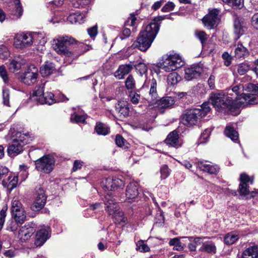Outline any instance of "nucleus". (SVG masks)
I'll use <instances>...</instances> for the list:
<instances>
[{"label":"nucleus","instance_id":"f257e3e1","mask_svg":"<svg viewBox=\"0 0 258 258\" xmlns=\"http://www.w3.org/2000/svg\"><path fill=\"white\" fill-rule=\"evenodd\" d=\"M101 184L105 190H108L104 201L106 210L110 215L113 216L115 223H125L127 219L124 217L123 213L120 210L116 200L110 191L122 187L124 185V182L118 178L109 177L103 179Z\"/></svg>","mask_w":258,"mask_h":258},{"label":"nucleus","instance_id":"f03ea898","mask_svg":"<svg viewBox=\"0 0 258 258\" xmlns=\"http://www.w3.org/2000/svg\"><path fill=\"white\" fill-rule=\"evenodd\" d=\"M51 44L57 54L74 59L84 53V44L69 35H58L52 40Z\"/></svg>","mask_w":258,"mask_h":258},{"label":"nucleus","instance_id":"7ed1b4c3","mask_svg":"<svg viewBox=\"0 0 258 258\" xmlns=\"http://www.w3.org/2000/svg\"><path fill=\"white\" fill-rule=\"evenodd\" d=\"M163 18H155L140 33L137 41L132 45L133 48H138L141 51H146L151 46L159 30V21Z\"/></svg>","mask_w":258,"mask_h":258},{"label":"nucleus","instance_id":"20e7f679","mask_svg":"<svg viewBox=\"0 0 258 258\" xmlns=\"http://www.w3.org/2000/svg\"><path fill=\"white\" fill-rule=\"evenodd\" d=\"M210 98L212 105L218 111L233 114L238 110L237 104L234 102L232 97L223 92H212Z\"/></svg>","mask_w":258,"mask_h":258},{"label":"nucleus","instance_id":"39448f33","mask_svg":"<svg viewBox=\"0 0 258 258\" xmlns=\"http://www.w3.org/2000/svg\"><path fill=\"white\" fill-rule=\"evenodd\" d=\"M210 111L208 103H204L200 108L189 109L182 115V122L185 125L190 127L196 125L201 118L206 116Z\"/></svg>","mask_w":258,"mask_h":258},{"label":"nucleus","instance_id":"423d86ee","mask_svg":"<svg viewBox=\"0 0 258 258\" xmlns=\"http://www.w3.org/2000/svg\"><path fill=\"white\" fill-rule=\"evenodd\" d=\"M184 64L181 56L177 53L163 56L158 63L159 67L166 72H170L181 68Z\"/></svg>","mask_w":258,"mask_h":258},{"label":"nucleus","instance_id":"0eeeda50","mask_svg":"<svg viewBox=\"0 0 258 258\" xmlns=\"http://www.w3.org/2000/svg\"><path fill=\"white\" fill-rule=\"evenodd\" d=\"M30 141L28 134L19 133L16 138L13 140L12 144L7 149L8 154L10 156H16L23 150V147L28 144Z\"/></svg>","mask_w":258,"mask_h":258},{"label":"nucleus","instance_id":"6e6552de","mask_svg":"<svg viewBox=\"0 0 258 258\" xmlns=\"http://www.w3.org/2000/svg\"><path fill=\"white\" fill-rule=\"evenodd\" d=\"M244 90L249 93H243L240 103L244 106L253 105L258 103V84L248 83L245 84Z\"/></svg>","mask_w":258,"mask_h":258},{"label":"nucleus","instance_id":"1a4fd4ad","mask_svg":"<svg viewBox=\"0 0 258 258\" xmlns=\"http://www.w3.org/2000/svg\"><path fill=\"white\" fill-rule=\"evenodd\" d=\"M45 83L37 86L33 90L32 97L41 104H47L51 105L56 102L54 95L51 92L44 93Z\"/></svg>","mask_w":258,"mask_h":258},{"label":"nucleus","instance_id":"9d476101","mask_svg":"<svg viewBox=\"0 0 258 258\" xmlns=\"http://www.w3.org/2000/svg\"><path fill=\"white\" fill-rule=\"evenodd\" d=\"M54 164V158L49 155L44 156L35 162L36 169L46 173H49L52 171Z\"/></svg>","mask_w":258,"mask_h":258},{"label":"nucleus","instance_id":"9b49d317","mask_svg":"<svg viewBox=\"0 0 258 258\" xmlns=\"http://www.w3.org/2000/svg\"><path fill=\"white\" fill-rule=\"evenodd\" d=\"M33 40V36L30 33H18L14 37V45L18 49H23L31 46Z\"/></svg>","mask_w":258,"mask_h":258},{"label":"nucleus","instance_id":"f8f14e48","mask_svg":"<svg viewBox=\"0 0 258 258\" xmlns=\"http://www.w3.org/2000/svg\"><path fill=\"white\" fill-rule=\"evenodd\" d=\"M219 12L220 11L217 9L211 10L202 19L205 26L210 29L217 26L219 21Z\"/></svg>","mask_w":258,"mask_h":258},{"label":"nucleus","instance_id":"ddd939ff","mask_svg":"<svg viewBox=\"0 0 258 258\" xmlns=\"http://www.w3.org/2000/svg\"><path fill=\"white\" fill-rule=\"evenodd\" d=\"M46 197L44 189L39 187L36 190V197L33 204L31 207L32 210L39 211L42 209L45 205Z\"/></svg>","mask_w":258,"mask_h":258},{"label":"nucleus","instance_id":"4468645a","mask_svg":"<svg viewBox=\"0 0 258 258\" xmlns=\"http://www.w3.org/2000/svg\"><path fill=\"white\" fill-rule=\"evenodd\" d=\"M38 76V69L31 65L22 75L21 80L25 84L31 85L36 83Z\"/></svg>","mask_w":258,"mask_h":258},{"label":"nucleus","instance_id":"2eb2a0df","mask_svg":"<svg viewBox=\"0 0 258 258\" xmlns=\"http://www.w3.org/2000/svg\"><path fill=\"white\" fill-rule=\"evenodd\" d=\"M35 232V229L32 224H25L19 229L17 237L21 242H24L29 240Z\"/></svg>","mask_w":258,"mask_h":258},{"label":"nucleus","instance_id":"dca6fc26","mask_svg":"<svg viewBox=\"0 0 258 258\" xmlns=\"http://www.w3.org/2000/svg\"><path fill=\"white\" fill-rule=\"evenodd\" d=\"M203 72V68L198 64H193L184 69V78L187 81L199 77Z\"/></svg>","mask_w":258,"mask_h":258},{"label":"nucleus","instance_id":"f3484780","mask_svg":"<svg viewBox=\"0 0 258 258\" xmlns=\"http://www.w3.org/2000/svg\"><path fill=\"white\" fill-rule=\"evenodd\" d=\"M240 183L239 186V191L240 195L243 196H248L249 193L248 183L251 184L253 182V180L246 174L242 173L240 177Z\"/></svg>","mask_w":258,"mask_h":258},{"label":"nucleus","instance_id":"a211bd4d","mask_svg":"<svg viewBox=\"0 0 258 258\" xmlns=\"http://www.w3.org/2000/svg\"><path fill=\"white\" fill-rule=\"evenodd\" d=\"M138 184L135 182H132L127 186L126 189L125 201L131 203L135 201L139 194Z\"/></svg>","mask_w":258,"mask_h":258},{"label":"nucleus","instance_id":"6ab92c4d","mask_svg":"<svg viewBox=\"0 0 258 258\" xmlns=\"http://www.w3.org/2000/svg\"><path fill=\"white\" fill-rule=\"evenodd\" d=\"M50 236V228L44 227L40 229L36 234L35 244L40 246L44 244Z\"/></svg>","mask_w":258,"mask_h":258},{"label":"nucleus","instance_id":"aec40b11","mask_svg":"<svg viewBox=\"0 0 258 258\" xmlns=\"http://www.w3.org/2000/svg\"><path fill=\"white\" fill-rule=\"evenodd\" d=\"M198 167L203 171L207 172L211 174L218 173L219 168L217 165H211L207 161H199L197 163Z\"/></svg>","mask_w":258,"mask_h":258},{"label":"nucleus","instance_id":"412c9836","mask_svg":"<svg viewBox=\"0 0 258 258\" xmlns=\"http://www.w3.org/2000/svg\"><path fill=\"white\" fill-rule=\"evenodd\" d=\"M244 87L242 84H239L236 86H233L231 91L235 93V97H232V98L233 99L234 102L237 104V108H238L239 107H245L243 104L240 103L241 101L240 98H241V95L244 91Z\"/></svg>","mask_w":258,"mask_h":258},{"label":"nucleus","instance_id":"4be33fe9","mask_svg":"<svg viewBox=\"0 0 258 258\" xmlns=\"http://www.w3.org/2000/svg\"><path fill=\"white\" fill-rule=\"evenodd\" d=\"M25 63V60L21 57H15L14 58L10 60L8 64V69L11 72L15 73L19 71Z\"/></svg>","mask_w":258,"mask_h":258},{"label":"nucleus","instance_id":"5701e85b","mask_svg":"<svg viewBox=\"0 0 258 258\" xmlns=\"http://www.w3.org/2000/svg\"><path fill=\"white\" fill-rule=\"evenodd\" d=\"M150 86V91H149V95L151 96V99L153 102H156L157 100L158 95L157 93L156 88H157V82L156 80L153 78L151 80L149 81H146L143 87H146Z\"/></svg>","mask_w":258,"mask_h":258},{"label":"nucleus","instance_id":"b1692460","mask_svg":"<svg viewBox=\"0 0 258 258\" xmlns=\"http://www.w3.org/2000/svg\"><path fill=\"white\" fill-rule=\"evenodd\" d=\"M165 142L168 145L178 148L181 146V143L179 140V136L176 131L171 132L165 140Z\"/></svg>","mask_w":258,"mask_h":258},{"label":"nucleus","instance_id":"393cba45","mask_svg":"<svg viewBox=\"0 0 258 258\" xmlns=\"http://www.w3.org/2000/svg\"><path fill=\"white\" fill-rule=\"evenodd\" d=\"M133 69V67L131 64L121 65L114 73V76L117 79H122L124 76L128 74Z\"/></svg>","mask_w":258,"mask_h":258},{"label":"nucleus","instance_id":"a878e982","mask_svg":"<svg viewBox=\"0 0 258 258\" xmlns=\"http://www.w3.org/2000/svg\"><path fill=\"white\" fill-rule=\"evenodd\" d=\"M116 110L120 114V116L126 117L129 115V104L126 101H119L116 106Z\"/></svg>","mask_w":258,"mask_h":258},{"label":"nucleus","instance_id":"bb28decb","mask_svg":"<svg viewBox=\"0 0 258 258\" xmlns=\"http://www.w3.org/2000/svg\"><path fill=\"white\" fill-rule=\"evenodd\" d=\"M234 33L236 35V37L235 38L236 40H237L240 35L243 34L246 27L244 25V23L241 21L239 18H237L234 21Z\"/></svg>","mask_w":258,"mask_h":258},{"label":"nucleus","instance_id":"cd10ccee","mask_svg":"<svg viewBox=\"0 0 258 258\" xmlns=\"http://www.w3.org/2000/svg\"><path fill=\"white\" fill-rule=\"evenodd\" d=\"M241 258H258V246H249L242 253Z\"/></svg>","mask_w":258,"mask_h":258},{"label":"nucleus","instance_id":"c85d7f7f","mask_svg":"<svg viewBox=\"0 0 258 258\" xmlns=\"http://www.w3.org/2000/svg\"><path fill=\"white\" fill-rule=\"evenodd\" d=\"M224 133L233 142H236L238 140V134L231 125L229 124L226 126Z\"/></svg>","mask_w":258,"mask_h":258},{"label":"nucleus","instance_id":"c756f323","mask_svg":"<svg viewBox=\"0 0 258 258\" xmlns=\"http://www.w3.org/2000/svg\"><path fill=\"white\" fill-rule=\"evenodd\" d=\"M54 71V67L50 62H46L40 69V73L43 77L51 75Z\"/></svg>","mask_w":258,"mask_h":258},{"label":"nucleus","instance_id":"7c9ffc66","mask_svg":"<svg viewBox=\"0 0 258 258\" xmlns=\"http://www.w3.org/2000/svg\"><path fill=\"white\" fill-rule=\"evenodd\" d=\"M174 103L175 101L172 97H166L161 99L158 104L161 108H166L171 107Z\"/></svg>","mask_w":258,"mask_h":258},{"label":"nucleus","instance_id":"2f4dec72","mask_svg":"<svg viewBox=\"0 0 258 258\" xmlns=\"http://www.w3.org/2000/svg\"><path fill=\"white\" fill-rule=\"evenodd\" d=\"M248 54L247 49L241 43H238L235 49V56L241 58Z\"/></svg>","mask_w":258,"mask_h":258},{"label":"nucleus","instance_id":"473e14b6","mask_svg":"<svg viewBox=\"0 0 258 258\" xmlns=\"http://www.w3.org/2000/svg\"><path fill=\"white\" fill-rule=\"evenodd\" d=\"M201 250L208 253H215L216 247L215 244L212 242H205L203 243L202 246L201 247Z\"/></svg>","mask_w":258,"mask_h":258},{"label":"nucleus","instance_id":"72a5a7b5","mask_svg":"<svg viewBox=\"0 0 258 258\" xmlns=\"http://www.w3.org/2000/svg\"><path fill=\"white\" fill-rule=\"evenodd\" d=\"M109 130V127L102 123H97L95 126V131L98 135L105 136L108 134Z\"/></svg>","mask_w":258,"mask_h":258},{"label":"nucleus","instance_id":"f704fd0d","mask_svg":"<svg viewBox=\"0 0 258 258\" xmlns=\"http://www.w3.org/2000/svg\"><path fill=\"white\" fill-rule=\"evenodd\" d=\"M239 239L238 235L233 233H229L224 237V242L227 245H232Z\"/></svg>","mask_w":258,"mask_h":258},{"label":"nucleus","instance_id":"c9c22d12","mask_svg":"<svg viewBox=\"0 0 258 258\" xmlns=\"http://www.w3.org/2000/svg\"><path fill=\"white\" fill-rule=\"evenodd\" d=\"M15 221L19 223H23L26 219V213L24 210H20L19 211L12 214Z\"/></svg>","mask_w":258,"mask_h":258},{"label":"nucleus","instance_id":"e433bc0d","mask_svg":"<svg viewBox=\"0 0 258 258\" xmlns=\"http://www.w3.org/2000/svg\"><path fill=\"white\" fill-rule=\"evenodd\" d=\"M169 244L174 246V249L177 250H181L185 246V244L182 243L178 238L171 239L169 241Z\"/></svg>","mask_w":258,"mask_h":258},{"label":"nucleus","instance_id":"4c0bfd02","mask_svg":"<svg viewBox=\"0 0 258 258\" xmlns=\"http://www.w3.org/2000/svg\"><path fill=\"white\" fill-rule=\"evenodd\" d=\"M180 80V76L175 72L170 74L167 77V82L171 85L176 84Z\"/></svg>","mask_w":258,"mask_h":258},{"label":"nucleus","instance_id":"58836bf2","mask_svg":"<svg viewBox=\"0 0 258 258\" xmlns=\"http://www.w3.org/2000/svg\"><path fill=\"white\" fill-rule=\"evenodd\" d=\"M115 143L117 146L126 149L129 147V144L120 135H117L115 138Z\"/></svg>","mask_w":258,"mask_h":258},{"label":"nucleus","instance_id":"ea45409f","mask_svg":"<svg viewBox=\"0 0 258 258\" xmlns=\"http://www.w3.org/2000/svg\"><path fill=\"white\" fill-rule=\"evenodd\" d=\"M195 34L196 37L200 40L202 45L206 43L208 39V36L205 32L202 30H197L195 32Z\"/></svg>","mask_w":258,"mask_h":258},{"label":"nucleus","instance_id":"a19ab883","mask_svg":"<svg viewBox=\"0 0 258 258\" xmlns=\"http://www.w3.org/2000/svg\"><path fill=\"white\" fill-rule=\"evenodd\" d=\"M20 210H24L22 207V204L19 201L14 200L12 202L11 212L12 214H13Z\"/></svg>","mask_w":258,"mask_h":258},{"label":"nucleus","instance_id":"79ce46f5","mask_svg":"<svg viewBox=\"0 0 258 258\" xmlns=\"http://www.w3.org/2000/svg\"><path fill=\"white\" fill-rule=\"evenodd\" d=\"M136 249L141 252H146L150 250L149 247L143 240H140L137 242Z\"/></svg>","mask_w":258,"mask_h":258},{"label":"nucleus","instance_id":"37998d69","mask_svg":"<svg viewBox=\"0 0 258 258\" xmlns=\"http://www.w3.org/2000/svg\"><path fill=\"white\" fill-rule=\"evenodd\" d=\"M86 120V116L84 115L74 113L71 116V120L72 122L83 123Z\"/></svg>","mask_w":258,"mask_h":258},{"label":"nucleus","instance_id":"c03bdc74","mask_svg":"<svg viewBox=\"0 0 258 258\" xmlns=\"http://www.w3.org/2000/svg\"><path fill=\"white\" fill-rule=\"evenodd\" d=\"M10 2L12 5L15 6L16 13H18L19 17L21 16L23 13V9L20 0H10Z\"/></svg>","mask_w":258,"mask_h":258},{"label":"nucleus","instance_id":"a18cd8bd","mask_svg":"<svg viewBox=\"0 0 258 258\" xmlns=\"http://www.w3.org/2000/svg\"><path fill=\"white\" fill-rule=\"evenodd\" d=\"M125 87L128 89H133L135 88V81L132 75H129L125 82Z\"/></svg>","mask_w":258,"mask_h":258},{"label":"nucleus","instance_id":"49530a36","mask_svg":"<svg viewBox=\"0 0 258 258\" xmlns=\"http://www.w3.org/2000/svg\"><path fill=\"white\" fill-rule=\"evenodd\" d=\"M137 71L142 76L147 72V67L146 64L143 62H140L135 66Z\"/></svg>","mask_w":258,"mask_h":258},{"label":"nucleus","instance_id":"de8ad7c7","mask_svg":"<svg viewBox=\"0 0 258 258\" xmlns=\"http://www.w3.org/2000/svg\"><path fill=\"white\" fill-rule=\"evenodd\" d=\"M10 51L8 48L5 45H0V58L5 59L10 56Z\"/></svg>","mask_w":258,"mask_h":258},{"label":"nucleus","instance_id":"09e8293b","mask_svg":"<svg viewBox=\"0 0 258 258\" xmlns=\"http://www.w3.org/2000/svg\"><path fill=\"white\" fill-rule=\"evenodd\" d=\"M223 2L227 3L233 8H239L242 6L243 0H222Z\"/></svg>","mask_w":258,"mask_h":258},{"label":"nucleus","instance_id":"8fccbe9b","mask_svg":"<svg viewBox=\"0 0 258 258\" xmlns=\"http://www.w3.org/2000/svg\"><path fill=\"white\" fill-rule=\"evenodd\" d=\"M249 70V66L246 63H242L239 64L237 72L240 75H243Z\"/></svg>","mask_w":258,"mask_h":258},{"label":"nucleus","instance_id":"3c124183","mask_svg":"<svg viewBox=\"0 0 258 258\" xmlns=\"http://www.w3.org/2000/svg\"><path fill=\"white\" fill-rule=\"evenodd\" d=\"M211 133V130L210 128L206 129L203 133H202L200 138V142L201 143H204L206 142L207 140L209 139Z\"/></svg>","mask_w":258,"mask_h":258},{"label":"nucleus","instance_id":"603ef678","mask_svg":"<svg viewBox=\"0 0 258 258\" xmlns=\"http://www.w3.org/2000/svg\"><path fill=\"white\" fill-rule=\"evenodd\" d=\"M18 227V222L16 221L10 220L8 222L7 225V230L14 232L16 231Z\"/></svg>","mask_w":258,"mask_h":258},{"label":"nucleus","instance_id":"864d4df0","mask_svg":"<svg viewBox=\"0 0 258 258\" xmlns=\"http://www.w3.org/2000/svg\"><path fill=\"white\" fill-rule=\"evenodd\" d=\"M130 97L131 101L134 104H137L139 103L140 99V95L134 91H131L130 92Z\"/></svg>","mask_w":258,"mask_h":258},{"label":"nucleus","instance_id":"5fc2aeb1","mask_svg":"<svg viewBox=\"0 0 258 258\" xmlns=\"http://www.w3.org/2000/svg\"><path fill=\"white\" fill-rule=\"evenodd\" d=\"M3 103L5 105L9 106L10 93L9 90L4 88L3 90Z\"/></svg>","mask_w":258,"mask_h":258},{"label":"nucleus","instance_id":"6e6d98bb","mask_svg":"<svg viewBox=\"0 0 258 258\" xmlns=\"http://www.w3.org/2000/svg\"><path fill=\"white\" fill-rule=\"evenodd\" d=\"M161 177L162 179H166L170 174V171L168 166L166 165H162L160 168Z\"/></svg>","mask_w":258,"mask_h":258},{"label":"nucleus","instance_id":"4d7b16f0","mask_svg":"<svg viewBox=\"0 0 258 258\" xmlns=\"http://www.w3.org/2000/svg\"><path fill=\"white\" fill-rule=\"evenodd\" d=\"M201 238L200 237H197L195 238L194 242L191 243H189L188 244V248L191 251H195L196 249L197 246L198 244H200L201 243Z\"/></svg>","mask_w":258,"mask_h":258},{"label":"nucleus","instance_id":"13d9d810","mask_svg":"<svg viewBox=\"0 0 258 258\" xmlns=\"http://www.w3.org/2000/svg\"><path fill=\"white\" fill-rule=\"evenodd\" d=\"M175 7V5L173 2H168L162 8L161 11L163 12H169L172 11Z\"/></svg>","mask_w":258,"mask_h":258},{"label":"nucleus","instance_id":"bf43d9fd","mask_svg":"<svg viewBox=\"0 0 258 258\" xmlns=\"http://www.w3.org/2000/svg\"><path fill=\"white\" fill-rule=\"evenodd\" d=\"M0 76L3 80V81L7 83L8 82V77L5 67L3 66L0 67Z\"/></svg>","mask_w":258,"mask_h":258},{"label":"nucleus","instance_id":"052dcab7","mask_svg":"<svg viewBox=\"0 0 258 258\" xmlns=\"http://www.w3.org/2000/svg\"><path fill=\"white\" fill-rule=\"evenodd\" d=\"M7 209L4 207L0 211V230L2 229L5 221Z\"/></svg>","mask_w":258,"mask_h":258},{"label":"nucleus","instance_id":"680f3d73","mask_svg":"<svg viewBox=\"0 0 258 258\" xmlns=\"http://www.w3.org/2000/svg\"><path fill=\"white\" fill-rule=\"evenodd\" d=\"M85 0H71L72 6L76 8L83 7L85 5Z\"/></svg>","mask_w":258,"mask_h":258},{"label":"nucleus","instance_id":"e2e57ef3","mask_svg":"<svg viewBox=\"0 0 258 258\" xmlns=\"http://www.w3.org/2000/svg\"><path fill=\"white\" fill-rule=\"evenodd\" d=\"M87 31L88 34L91 37H94L97 34V27L96 26H94L92 27H91L88 29Z\"/></svg>","mask_w":258,"mask_h":258},{"label":"nucleus","instance_id":"0e129e2a","mask_svg":"<svg viewBox=\"0 0 258 258\" xmlns=\"http://www.w3.org/2000/svg\"><path fill=\"white\" fill-rule=\"evenodd\" d=\"M83 164V162L80 160H75L74 163V165L73 167V170L74 171H76L79 169H80Z\"/></svg>","mask_w":258,"mask_h":258},{"label":"nucleus","instance_id":"69168bd1","mask_svg":"<svg viewBox=\"0 0 258 258\" xmlns=\"http://www.w3.org/2000/svg\"><path fill=\"white\" fill-rule=\"evenodd\" d=\"M17 177H14L8 185V188L11 190L16 187L17 184Z\"/></svg>","mask_w":258,"mask_h":258},{"label":"nucleus","instance_id":"338daca9","mask_svg":"<svg viewBox=\"0 0 258 258\" xmlns=\"http://www.w3.org/2000/svg\"><path fill=\"white\" fill-rule=\"evenodd\" d=\"M251 25L258 29V13L254 14L251 19Z\"/></svg>","mask_w":258,"mask_h":258},{"label":"nucleus","instance_id":"774afa93","mask_svg":"<svg viewBox=\"0 0 258 258\" xmlns=\"http://www.w3.org/2000/svg\"><path fill=\"white\" fill-rule=\"evenodd\" d=\"M76 16L77 17V23L82 24L84 22L85 16L80 13H76Z\"/></svg>","mask_w":258,"mask_h":258}]
</instances>
